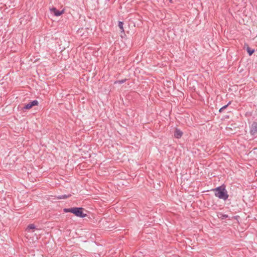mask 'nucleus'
Returning <instances> with one entry per match:
<instances>
[{"instance_id":"obj_2","label":"nucleus","mask_w":257,"mask_h":257,"mask_svg":"<svg viewBox=\"0 0 257 257\" xmlns=\"http://www.w3.org/2000/svg\"><path fill=\"white\" fill-rule=\"evenodd\" d=\"M64 211L65 212H71L78 217H84L86 216V214L83 213L82 208H65Z\"/></svg>"},{"instance_id":"obj_8","label":"nucleus","mask_w":257,"mask_h":257,"mask_svg":"<svg viewBox=\"0 0 257 257\" xmlns=\"http://www.w3.org/2000/svg\"><path fill=\"white\" fill-rule=\"evenodd\" d=\"M218 217L220 219H224L228 217V216L227 215H226V214H223L222 213H219L218 214Z\"/></svg>"},{"instance_id":"obj_11","label":"nucleus","mask_w":257,"mask_h":257,"mask_svg":"<svg viewBox=\"0 0 257 257\" xmlns=\"http://www.w3.org/2000/svg\"><path fill=\"white\" fill-rule=\"evenodd\" d=\"M227 105L224 106L219 109V111L221 112L223 109L226 107Z\"/></svg>"},{"instance_id":"obj_10","label":"nucleus","mask_w":257,"mask_h":257,"mask_svg":"<svg viewBox=\"0 0 257 257\" xmlns=\"http://www.w3.org/2000/svg\"><path fill=\"white\" fill-rule=\"evenodd\" d=\"M247 51L249 56H251L254 52V50L251 49L248 47L247 48Z\"/></svg>"},{"instance_id":"obj_6","label":"nucleus","mask_w":257,"mask_h":257,"mask_svg":"<svg viewBox=\"0 0 257 257\" xmlns=\"http://www.w3.org/2000/svg\"><path fill=\"white\" fill-rule=\"evenodd\" d=\"M50 11L52 13H53L56 16H59L64 13V11H58L55 8L50 9Z\"/></svg>"},{"instance_id":"obj_12","label":"nucleus","mask_w":257,"mask_h":257,"mask_svg":"<svg viewBox=\"0 0 257 257\" xmlns=\"http://www.w3.org/2000/svg\"><path fill=\"white\" fill-rule=\"evenodd\" d=\"M68 196H66L65 195L62 196L61 197H59V199H65L67 198Z\"/></svg>"},{"instance_id":"obj_7","label":"nucleus","mask_w":257,"mask_h":257,"mask_svg":"<svg viewBox=\"0 0 257 257\" xmlns=\"http://www.w3.org/2000/svg\"><path fill=\"white\" fill-rule=\"evenodd\" d=\"M183 135V133L179 130L176 128L174 133V136L176 138H180Z\"/></svg>"},{"instance_id":"obj_5","label":"nucleus","mask_w":257,"mask_h":257,"mask_svg":"<svg viewBox=\"0 0 257 257\" xmlns=\"http://www.w3.org/2000/svg\"><path fill=\"white\" fill-rule=\"evenodd\" d=\"M39 104V102L35 100L32 102H30V103H28L27 105H25L24 107V108L26 109H30L31 108H32L34 106H37Z\"/></svg>"},{"instance_id":"obj_4","label":"nucleus","mask_w":257,"mask_h":257,"mask_svg":"<svg viewBox=\"0 0 257 257\" xmlns=\"http://www.w3.org/2000/svg\"><path fill=\"white\" fill-rule=\"evenodd\" d=\"M250 133L251 135L257 136V123L253 122L250 131Z\"/></svg>"},{"instance_id":"obj_9","label":"nucleus","mask_w":257,"mask_h":257,"mask_svg":"<svg viewBox=\"0 0 257 257\" xmlns=\"http://www.w3.org/2000/svg\"><path fill=\"white\" fill-rule=\"evenodd\" d=\"M118 27L120 28V29L121 30V32L123 33L124 29H123V23L121 22H119Z\"/></svg>"},{"instance_id":"obj_3","label":"nucleus","mask_w":257,"mask_h":257,"mask_svg":"<svg viewBox=\"0 0 257 257\" xmlns=\"http://www.w3.org/2000/svg\"><path fill=\"white\" fill-rule=\"evenodd\" d=\"M215 192V195L220 199L226 200L228 196L227 194V191L223 187H218L214 190Z\"/></svg>"},{"instance_id":"obj_1","label":"nucleus","mask_w":257,"mask_h":257,"mask_svg":"<svg viewBox=\"0 0 257 257\" xmlns=\"http://www.w3.org/2000/svg\"><path fill=\"white\" fill-rule=\"evenodd\" d=\"M35 230H37V229H36L34 224H29L26 230V236L27 238L32 239L33 241H34L35 239L37 240L38 236L36 235V233L34 234Z\"/></svg>"}]
</instances>
